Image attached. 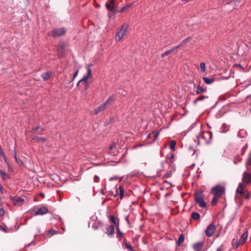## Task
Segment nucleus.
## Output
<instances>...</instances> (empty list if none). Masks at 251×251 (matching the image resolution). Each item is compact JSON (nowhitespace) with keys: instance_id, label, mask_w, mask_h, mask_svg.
<instances>
[{"instance_id":"obj_1","label":"nucleus","mask_w":251,"mask_h":251,"mask_svg":"<svg viewBox=\"0 0 251 251\" xmlns=\"http://www.w3.org/2000/svg\"><path fill=\"white\" fill-rule=\"evenodd\" d=\"M128 25L126 23H124L120 27L118 31L117 32L115 40L116 42H120L124 40L127 33V29Z\"/></svg>"},{"instance_id":"obj_2","label":"nucleus","mask_w":251,"mask_h":251,"mask_svg":"<svg viewBox=\"0 0 251 251\" xmlns=\"http://www.w3.org/2000/svg\"><path fill=\"white\" fill-rule=\"evenodd\" d=\"M197 138L198 144H199L201 142L208 144L210 142L212 138V133L210 131L203 132L197 136Z\"/></svg>"},{"instance_id":"obj_3","label":"nucleus","mask_w":251,"mask_h":251,"mask_svg":"<svg viewBox=\"0 0 251 251\" xmlns=\"http://www.w3.org/2000/svg\"><path fill=\"white\" fill-rule=\"evenodd\" d=\"M204 195L202 192H197L195 193V201L200 207L205 208L206 203L204 201Z\"/></svg>"},{"instance_id":"obj_4","label":"nucleus","mask_w":251,"mask_h":251,"mask_svg":"<svg viewBox=\"0 0 251 251\" xmlns=\"http://www.w3.org/2000/svg\"><path fill=\"white\" fill-rule=\"evenodd\" d=\"M92 66L93 65L92 64H89L86 66V69L87 70V74L83 76V77L80 79V81H83L84 83H92L93 76L91 69Z\"/></svg>"},{"instance_id":"obj_5","label":"nucleus","mask_w":251,"mask_h":251,"mask_svg":"<svg viewBox=\"0 0 251 251\" xmlns=\"http://www.w3.org/2000/svg\"><path fill=\"white\" fill-rule=\"evenodd\" d=\"M225 192V187L221 185H216L211 190V194L219 198H221Z\"/></svg>"},{"instance_id":"obj_6","label":"nucleus","mask_w":251,"mask_h":251,"mask_svg":"<svg viewBox=\"0 0 251 251\" xmlns=\"http://www.w3.org/2000/svg\"><path fill=\"white\" fill-rule=\"evenodd\" d=\"M66 29L64 27L58 28L53 29L48 33L49 36H52L54 38L58 37L64 35L66 33Z\"/></svg>"},{"instance_id":"obj_7","label":"nucleus","mask_w":251,"mask_h":251,"mask_svg":"<svg viewBox=\"0 0 251 251\" xmlns=\"http://www.w3.org/2000/svg\"><path fill=\"white\" fill-rule=\"evenodd\" d=\"M10 199L13 202V204L16 206H21L25 202V200L24 199L18 196H10Z\"/></svg>"},{"instance_id":"obj_8","label":"nucleus","mask_w":251,"mask_h":251,"mask_svg":"<svg viewBox=\"0 0 251 251\" xmlns=\"http://www.w3.org/2000/svg\"><path fill=\"white\" fill-rule=\"evenodd\" d=\"M215 230V226L213 224H211L207 227L206 230H205L206 235L208 237H211L213 235Z\"/></svg>"},{"instance_id":"obj_9","label":"nucleus","mask_w":251,"mask_h":251,"mask_svg":"<svg viewBox=\"0 0 251 251\" xmlns=\"http://www.w3.org/2000/svg\"><path fill=\"white\" fill-rule=\"evenodd\" d=\"M49 212L48 208L46 206H43L36 211L34 214V216L43 215Z\"/></svg>"},{"instance_id":"obj_10","label":"nucleus","mask_w":251,"mask_h":251,"mask_svg":"<svg viewBox=\"0 0 251 251\" xmlns=\"http://www.w3.org/2000/svg\"><path fill=\"white\" fill-rule=\"evenodd\" d=\"M242 180L247 184L251 183V174L245 172L243 174Z\"/></svg>"},{"instance_id":"obj_11","label":"nucleus","mask_w":251,"mask_h":251,"mask_svg":"<svg viewBox=\"0 0 251 251\" xmlns=\"http://www.w3.org/2000/svg\"><path fill=\"white\" fill-rule=\"evenodd\" d=\"M106 8L109 11L115 10V1L114 0H110L109 3H106Z\"/></svg>"},{"instance_id":"obj_12","label":"nucleus","mask_w":251,"mask_h":251,"mask_svg":"<svg viewBox=\"0 0 251 251\" xmlns=\"http://www.w3.org/2000/svg\"><path fill=\"white\" fill-rule=\"evenodd\" d=\"M114 231L115 229L114 226L113 225H110L107 227L106 233L108 235L111 236L113 235Z\"/></svg>"},{"instance_id":"obj_13","label":"nucleus","mask_w":251,"mask_h":251,"mask_svg":"<svg viewBox=\"0 0 251 251\" xmlns=\"http://www.w3.org/2000/svg\"><path fill=\"white\" fill-rule=\"evenodd\" d=\"M106 107V106L105 105V104L103 103L102 104L100 105L94 109L95 114L96 115L98 114L99 112L103 111L105 109Z\"/></svg>"},{"instance_id":"obj_14","label":"nucleus","mask_w":251,"mask_h":251,"mask_svg":"<svg viewBox=\"0 0 251 251\" xmlns=\"http://www.w3.org/2000/svg\"><path fill=\"white\" fill-rule=\"evenodd\" d=\"M178 49V47H174L171 49L169 50H168L164 52V53L161 54V57H164L165 56L170 54V53H172L173 51H174Z\"/></svg>"},{"instance_id":"obj_15","label":"nucleus","mask_w":251,"mask_h":251,"mask_svg":"<svg viewBox=\"0 0 251 251\" xmlns=\"http://www.w3.org/2000/svg\"><path fill=\"white\" fill-rule=\"evenodd\" d=\"M52 75L51 72H47L44 73L41 75V77L44 80H48L51 76Z\"/></svg>"},{"instance_id":"obj_16","label":"nucleus","mask_w":251,"mask_h":251,"mask_svg":"<svg viewBox=\"0 0 251 251\" xmlns=\"http://www.w3.org/2000/svg\"><path fill=\"white\" fill-rule=\"evenodd\" d=\"M110 221L113 223L117 227L119 226V222L118 219H116L114 215H110L109 217Z\"/></svg>"},{"instance_id":"obj_17","label":"nucleus","mask_w":251,"mask_h":251,"mask_svg":"<svg viewBox=\"0 0 251 251\" xmlns=\"http://www.w3.org/2000/svg\"><path fill=\"white\" fill-rule=\"evenodd\" d=\"M244 191V187L243 183H240L239 184L238 187L236 189L237 193L242 195Z\"/></svg>"},{"instance_id":"obj_18","label":"nucleus","mask_w":251,"mask_h":251,"mask_svg":"<svg viewBox=\"0 0 251 251\" xmlns=\"http://www.w3.org/2000/svg\"><path fill=\"white\" fill-rule=\"evenodd\" d=\"M0 176L2 179H6L10 178L9 176L5 172L0 170Z\"/></svg>"},{"instance_id":"obj_19","label":"nucleus","mask_w":251,"mask_h":251,"mask_svg":"<svg viewBox=\"0 0 251 251\" xmlns=\"http://www.w3.org/2000/svg\"><path fill=\"white\" fill-rule=\"evenodd\" d=\"M204 82L207 84H212L214 81V79L212 77H211V78H208V77H203L202 78Z\"/></svg>"},{"instance_id":"obj_20","label":"nucleus","mask_w":251,"mask_h":251,"mask_svg":"<svg viewBox=\"0 0 251 251\" xmlns=\"http://www.w3.org/2000/svg\"><path fill=\"white\" fill-rule=\"evenodd\" d=\"M118 189L120 191V199H122L124 196V189L121 186H120L118 188H116V194L114 196L116 197L117 195Z\"/></svg>"},{"instance_id":"obj_21","label":"nucleus","mask_w":251,"mask_h":251,"mask_svg":"<svg viewBox=\"0 0 251 251\" xmlns=\"http://www.w3.org/2000/svg\"><path fill=\"white\" fill-rule=\"evenodd\" d=\"M202 244L201 242L197 243L193 245V248L195 250L199 251H200L201 247H202Z\"/></svg>"},{"instance_id":"obj_22","label":"nucleus","mask_w":251,"mask_h":251,"mask_svg":"<svg viewBox=\"0 0 251 251\" xmlns=\"http://www.w3.org/2000/svg\"><path fill=\"white\" fill-rule=\"evenodd\" d=\"M248 236V231H246L243 233L241 237V239L242 240V244H243L247 240Z\"/></svg>"},{"instance_id":"obj_23","label":"nucleus","mask_w":251,"mask_h":251,"mask_svg":"<svg viewBox=\"0 0 251 251\" xmlns=\"http://www.w3.org/2000/svg\"><path fill=\"white\" fill-rule=\"evenodd\" d=\"M33 139L40 143H44L46 141V138L42 137H35Z\"/></svg>"},{"instance_id":"obj_24","label":"nucleus","mask_w":251,"mask_h":251,"mask_svg":"<svg viewBox=\"0 0 251 251\" xmlns=\"http://www.w3.org/2000/svg\"><path fill=\"white\" fill-rule=\"evenodd\" d=\"M191 40V37H188L184 40H183L176 47H178V49L183 46V44H186L189 42Z\"/></svg>"},{"instance_id":"obj_25","label":"nucleus","mask_w":251,"mask_h":251,"mask_svg":"<svg viewBox=\"0 0 251 251\" xmlns=\"http://www.w3.org/2000/svg\"><path fill=\"white\" fill-rule=\"evenodd\" d=\"M205 91H206V89L205 88H202L200 85H198L197 86V90L196 92V94L198 95L201 93H203Z\"/></svg>"},{"instance_id":"obj_26","label":"nucleus","mask_w":251,"mask_h":251,"mask_svg":"<svg viewBox=\"0 0 251 251\" xmlns=\"http://www.w3.org/2000/svg\"><path fill=\"white\" fill-rule=\"evenodd\" d=\"M206 98H207V97L202 95L200 96L194 100L193 103L195 104L198 101L203 100Z\"/></svg>"},{"instance_id":"obj_27","label":"nucleus","mask_w":251,"mask_h":251,"mask_svg":"<svg viewBox=\"0 0 251 251\" xmlns=\"http://www.w3.org/2000/svg\"><path fill=\"white\" fill-rule=\"evenodd\" d=\"M114 100L115 97L113 96H111L103 103L105 104V105L107 106V105L110 102H113Z\"/></svg>"},{"instance_id":"obj_28","label":"nucleus","mask_w":251,"mask_h":251,"mask_svg":"<svg viewBox=\"0 0 251 251\" xmlns=\"http://www.w3.org/2000/svg\"><path fill=\"white\" fill-rule=\"evenodd\" d=\"M191 218L197 220L200 219V215L197 212H193L191 214Z\"/></svg>"},{"instance_id":"obj_29","label":"nucleus","mask_w":251,"mask_h":251,"mask_svg":"<svg viewBox=\"0 0 251 251\" xmlns=\"http://www.w3.org/2000/svg\"><path fill=\"white\" fill-rule=\"evenodd\" d=\"M116 229H117V237L120 239L123 236V233L122 232H121L120 231L119 226L117 227Z\"/></svg>"},{"instance_id":"obj_30","label":"nucleus","mask_w":251,"mask_h":251,"mask_svg":"<svg viewBox=\"0 0 251 251\" xmlns=\"http://www.w3.org/2000/svg\"><path fill=\"white\" fill-rule=\"evenodd\" d=\"M176 145V143L174 140H171L170 143V149L174 151L175 150V146Z\"/></svg>"},{"instance_id":"obj_31","label":"nucleus","mask_w":251,"mask_h":251,"mask_svg":"<svg viewBox=\"0 0 251 251\" xmlns=\"http://www.w3.org/2000/svg\"><path fill=\"white\" fill-rule=\"evenodd\" d=\"M184 240V236L183 235L181 234L178 238V241H177V244L178 245H180L182 242H183Z\"/></svg>"},{"instance_id":"obj_32","label":"nucleus","mask_w":251,"mask_h":251,"mask_svg":"<svg viewBox=\"0 0 251 251\" xmlns=\"http://www.w3.org/2000/svg\"><path fill=\"white\" fill-rule=\"evenodd\" d=\"M220 198L218 197H216L215 196H214V197L211 201V205H215L217 204L218 201V199H219Z\"/></svg>"},{"instance_id":"obj_33","label":"nucleus","mask_w":251,"mask_h":251,"mask_svg":"<svg viewBox=\"0 0 251 251\" xmlns=\"http://www.w3.org/2000/svg\"><path fill=\"white\" fill-rule=\"evenodd\" d=\"M246 165V166H251V151L250 152L249 155L247 158Z\"/></svg>"},{"instance_id":"obj_34","label":"nucleus","mask_w":251,"mask_h":251,"mask_svg":"<svg viewBox=\"0 0 251 251\" xmlns=\"http://www.w3.org/2000/svg\"><path fill=\"white\" fill-rule=\"evenodd\" d=\"M125 248L127 249L129 251H135L132 247L129 244L126 243L125 244Z\"/></svg>"},{"instance_id":"obj_35","label":"nucleus","mask_w":251,"mask_h":251,"mask_svg":"<svg viewBox=\"0 0 251 251\" xmlns=\"http://www.w3.org/2000/svg\"><path fill=\"white\" fill-rule=\"evenodd\" d=\"M242 160V158L241 157H240L239 156H237L235 157L234 159V163L236 164L238 163L241 162Z\"/></svg>"},{"instance_id":"obj_36","label":"nucleus","mask_w":251,"mask_h":251,"mask_svg":"<svg viewBox=\"0 0 251 251\" xmlns=\"http://www.w3.org/2000/svg\"><path fill=\"white\" fill-rule=\"evenodd\" d=\"M4 161H5L7 165L8 171L12 172L13 171V168H12V166L10 165V164L8 162L6 157H4Z\"/></svg>"},{"instance_id":"obj_37","label":"nucleus","mask_w":251,"mask_h":251,"mask_svg":"<svg viewBox=\"0 0 251 251\" xmlns=\"http://www.w3.org/2000/svg\"><path fill=\"white\" fill-rule=\"evenodd\" d=\"M240 1L241 0H229L227 3L229 4L234 3V4L236 5L239 4Z\"/></svg>"},{"instance_id":"obj_38","label":"nucleus","mask_w":251,"mask_h":251,"mask_svg":"<svg viewBox=\"0 0 251 251\" xmlns=\"http://www.w3.org/2000/svg\"><path fill=\"white\" fill-rule=\"evenodd\" d=\"M130 6V5H126V6H123L122 7L120 10H117V12H124L126 9H127Z\"/></svg>"},{"instance_id":"obj_39","label":"nucleus","mask_w":251,"mask_h":251,"mask_svg":"<svg viewBox=\"0 0 251 251\" xmlns=\"http://www.w3.org/2000/svg\"><path fill=\"white\" fill-rule=\"evenodd\" d=\"M110 12L108 13V16L109 18L112 17L117 13V10L110 11Z\"/></svg>"},{"instance_id":"obj_40","label":"nucleus","mask_w":251,"mask_h":251,"mask_svg":"<svg viewBox=\"0 0 251 251\" xmlns=\"http://www.w3.org/2000/svg\"><path fill=\"white\" fill-rule=\"evenodd\" d=\"M200 66L202 72L204 73L205 72V64L203 62H202L200 63Z\"/></svg>"},{"instance_id":"obj_41","label":"nucleus","mask_w":251,"mask_h":251,"mask_svg":"<svg viewBox=\"0 0 251 251\" xmlns=\"http://www.w3.org/2000/svg\"><path fill=\"white\" fill-rule=\"evenodd\" d=\"M223 129L222 130V133H226L228 130V128H226V124H224L223 125Z\"/></svg>"},{"instance_id":"obj_42","label":"nucleus","mask_w":251,"mask_h":251,"mask_svg":"<svg viewBox=\"0 0 251 251\" xmlns=\"http://www.w3.org/2000/svg\"><path fill=\"white\" fill-rule=\"evenodd\" d=\"M58 232L55 231V230L53 229H51L48 231V233L50 234L51 236H52L56 233H57Z\"/></svg>"},{"instance_id":"obj_43","label":"nucleus","mask_w":251,"mask_h":251,"mask_svg":"<svg viewBox=\"0 0 251 251\" xmlns=\"http://www.w3.org/2000/svg\"><path fill=\"white\" fill-rule=\"evenodd\" d=\"M78 73V70L76 69V71H75L74 74L73 78H72V79L70 81V82H71L72 81H74V80L75 79V78L77 75Z\"/></svg>"},{"instance_id":"obj_44","label":"nucleus","mask_w":251,"mask_h":251,"mask_svg":"<svg viewBox=\"0 0 251 251\" xmlns=\"http://www.w3.org/2000/svg\"><path fill=\"white\" fill-rule=\"evenodd\" d=\"M242 244V242L240 241H237L235 243V247L236 248H238V247L241 245Z\"/></svg>"},{"instance_id":"obj_45","label":"nucleus","mask_w":251,"mask_h":251,"mask_svg":"<svg viewBox=\"0 0 251 251\" xmlns=\"http://www.w3.org/2000/svg\"><path fill=\"white\" fill-rule=\"evenodd\" d=\"M247 145H245L244 147H243L242 149V154L243 155L246 151V150L247 149Z\"/></svg>"},{"instance_id":"obj_46","label":"nucleus","mask_w":251,"mask_h":251,"mask_svg":"<svg viewBox=\"0 0 251 251\" xmlns=\"http://www.w3.org/2000/svg\"><path fill=\"white\" fill-rule=\"evenodd\" d=\"M14 157L15 159V161H18V158H17V155H16V148H14Z\"/></svg>"},{"instance_id":"obj_47","label":"nucleus","mask_w":251,"mask_h":251,"mask_svg":"<svg viewBox=\"0 0 251 251\" xmlns=\"http://www.w3.org/2000/svg\"><path fill=\"white\" fill-rule=\"evenodd\" d=\"M174 158H175V155L174 154H172L170 158V162L171 163H173L174 161Z\"/></svg>"},{"instance_id":"obj_48","label":"nucleus","mask_w":251,"mask_h":251,"mask_svg":"<svg viewBox=\"0 0 251 251\" xmlns=\"http://www.w3.org/2000/svg\"><path fill=\"white\" fill-rule=\"evenodd\" d=\"M16 162L19 166H22L24 164L23 161L21 159H19L18 158V161H16Z\"/></svg>"},{"instance_id":"obj_49","label":"nucleus","mask_w":251,"mask_h":251,"mask_svg":"<svg viewBox=\"0 0 251 251\" xmlns=\"http://www.w3.org/2000/svg\"><path fill=\"white\" fill-rule=\"evenodd\" d=\"M63 49H61V50L60 49H59L58 50V53H58V56H60V57L62 55V52L63 51Z\"/></svg>"},{"instance_id":"obj_50","label":"nucleus","mask_w":251,"mask_h":251,"mask_svg":"<svg viewBox=\"0 0 251 251\" xmlns=\"http://www.w3.org/2000/svg\"><path fill=\"white\" fill-rule=\"evenodd\" d=\"M85 86H84V88L85 90H87V89H88V88L89 87V85H90V84H91L92 83H87V82H85Z\"/></svg>"},{"instance_id":"obj_51","label":"nucleus","mask_w":251,"mask_h":251,"mask_svg":"<svg viewBox=\"0 0 251 251\" xmlns=\"http://www.w3.org/2000/svg\"><path fill=\"white\" fill-rule=\"evenodd\" d=\"M99 177L98 176H95L94 177V180L95 182H98L99 181Z\"/></svg>"},{"instance_id":"obj_52","label":"nucleus","mask_w":251,"mask_h":251,"mask_svg":"<svg viewBox=\"0 0 251 251\" xmlns=\"http://www.w3.org/2000/svg\"><path fill=\"white\" fill-rule=\"evenodd\" d=\"M171 172H170V171H168V172L166 173V175H165V176H166V177H167V178H168V177H171Z\"/></svg>"},{"instance_id":"obj_53","label":"nucleus","mask_w":251,"mask_h":251,"mask_svg":"<svg viewBox=\"0 0 251 251\" xmlns=\"http://www.w3.org/2000/svg\"><path fill=\"white\" fill-rule=\"evenodd\" d=\"M0 156H2L4 158L5 157H4V153H3V152L2 150V149L0 147Z\"/></svg>"},{"instance_id":"obj_54","label":"nucleus","mask_w":251,"mask_h":251,"mask_svg":"<svg viewBox=\"0 0 251 251\" xmlns=\"http://www.w3.org/2000/svg\"><path fill=\"white\" fill-rule=\"evenodd\" d=\"M4 214V210L2 208H0V216H3Z\"/></svg>"},{"instance_id":"obj_55","label":"nucleus","mask_w":251,"mask_h":251,"mask_svg":"<svg viewBox=\"0 0 251 251\" xmlns=\"http://www.w3.org/2000/svg\"><path fill=\"white\" fill-rule=\"evenodd\" d=\"M245 198L246 199H249V198H250V194L249 192H248V193L245 195Z\"/></svg>"},{"instance_id":"obj_56","label":"nucleus","mask_w":251,"mask_h":251,"mask_svg":"<svg viewBox=\"0 0 251 251\" xmlns=\"http://www.w3.org/2000/svg\"><path fill=\"white\" fill-rule=\"evenodd\" d=\"M93 228L95 230H96L98 229V227L97 226H95V225H93V226H92Z\"/></svg>"},{"instance_id":"obj_57","label":"nucleus","mask_w":251,"mask_h":251,"mask_svg":"<svg viewBox=\"0 0 251 251\" xmlns=\"http://www.w3.org/2000/svg\"><path fill=\"white\" fill-rule=\"evenodd\" d=\"M222 247H223V245H222V246H221V247H219V248L217 249V251H221V250H222Z\"/></svg>"},{"instance_id":"obj_58","label":"nucleus","mask_w":251,"mask_h":251,"mask_svg":"<svg viewBox=\"0 0 251 251\" xmlns=\"http://www.w3.org/2000/svg\"><path fill=\"white\" fill-rule=\"evenodd\" d=\"M114 147V145H112L111 146H110V150L111 151H112L113 149V148Z\"/></svg>"},{"instance_id":"obj_59","label":"nucleus","mask_w":251,"mask_h":251,"mask_svg":"<svg viewBox=\"0 0 251 251\" xmlns=\"http://www.w3.org/2000/svg\"><path fill=\"white\" fill-rule=\"evenodd\" d=\"M158 135H159V133L158 132V133H156L155 134V139H156L157 138Z\"/></svg>"},{"instance_id":"obj_60","label":"nucleus","mask_w":251,"mask_h":251,"mask_svg":"<svg viewBox=\"0 0 251 251\" xmlns=\"http://www.w3.org/2000/svg\"><path fill=\"white\" fill-rule=\"evenodd\" d=\"M0 229H1V230H3V231H6V229H5V228H4V227H1L0 226Z\"/></svg>"},{"instance_id":"obj_61","label":"nucleus","mask_w":251,"mask_h":251,"mask_svg":"<svg viewBox=\"0 0 251 251\" xmlns=\"http://www.w3.org/2000/svg\"><path fill=\"white\" fill-rule=\"evenodd\" d=\"M100 192L101 194H102V195H104V191L102 189H101L100 191Z\"/></svg>"},{"instance_id":"obj_62","label":"nucleus","mask_w":251,"mask_h":251,"mask_svg":"<svg viewBox=\"0 0 251 251\" xmlns=\"http://www.w3.org/2000/svg\"><path fill=\"white\" fill-rule=\"evenodd\" d=\"M81 82H83V81H80V80H79L76 84L77 86H78Z\"/></svg>"},{"instance_id":"obj_63","label":"nucleus","mask_w":251,"mask_h":251,"mask_svg":"<svg viewBox=\"0 0 251 251\" xmlns=\"http://www.w3.org/2000/svg\"><path fill=\"white\" fill-rule=\"evenodd\" d=\"M2 186H0V193H2Z\"/></svg>"},{"instance_id":"obj_64","label":"nucleus","mask_w":251,"mask_h":251,"mask_svg":"<svg viewBox=\"0 0 251 251\" xmlns=\"http://www.w3.org/2000/svg\"><path fill=\"white\" fill-rule=\"evenodd\" d=\"M113 179V177H111L109 179L110 180H112Z\"/></svg>"}]
</instances>
